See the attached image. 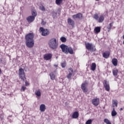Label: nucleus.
Instances as JSON below:
<instances>
[{
  "label": "nucleus",
  "instance_id": "nucleus-1",
  "mask_svg": "<svg viewBox=\"0 0 124 124\" xmlns=\"http://www.w3.org/2000/svg\"><path fill=\"white\" fill-rule=\"evenodd\" d=\"M34 34L33 33H29L25 36V44L28 48H32L34 45Z\"/></svg>",
  "mask_w": 124,
  "mask_h": 124
},
{
  "label": "nucleus",
  "instance_id": "nucleus-2",
  "mask_svg": "<svg viewBox=\"0 0 124 124\" xmlns=\"http://www.w3.org/2000/svg\"><path fill=\"white\" fill-rule=\"evenodd\" d=\"M60 48L62 49V52L65 54H70L71 55H73V48L71 47H68L65 45L62 44L60 46Z\"/></svg>",
  "mask_w": 124,
  "mask_h": 124
},
{
  "label": "nucleus",
  "instance_id": "nucleus-3",
  "mask_svg": "<svg viewBox=\"0 0 124 124\" xmlns=\"http://www.w3.org/2000/svg\"><path fill=\"white\" fill-rule=\"evenodd\" d=\"M49 46L52 50H56L58 48V43H57V39L55 38H52L49 40L48 43Z\"/></svg>",
  "mask_w": 124,
  "mask_h": 124
},
{
  "label": "nucleus",
  "instance_id": "nucleus-4",
  "mask_svg": "<svg viewBox=\"0 0 124 124\" xmlns=\"http://www.w3.org/2000/svg\"><path fill=\"white\" fill-rule=\"evenodd\" d=\"M19 76L22 81L26 80V75H25V71L22 68H20L18 70Z\"/></svg>",
  "mask_w": 124,
  "mask_h": 124
},
{
  "label": "nucleus",
  "instance_id": "nucleus-5",
  "mask_svg": "<svg viewBox=\"0 0 124 124\" xmlns=\"http://www.w3.org/2000/svg\"><path fill=\"white\" fill-rule=\"evenodd\" d=\"M85 47L86 49H87V50L90 51L91 52H94V51L96 50L95 49V47H94L93 46V44H90L89 43L85 44Z\"/></svg>",
  "mask_w": 124,
  "mask_h": 124
},
{
  "label": "nucleus",
  "instance_id": "nucleus-6",
  "mask_svg": "<svg viewBox=\"0 0 124 124\" xmlns=\"http://www.w3.org/2000/svg\"><path fill=\"white\" fill-rule=\"evenodd\" d=\"M40 31L42 32V35L43 36H47V35L50 34L49 30L48 29H44L43 27L40 28Z\"/></svg>",
  "mask_w": 124,
  "mask_h": 124
},
{
  "label": "nucleus",
  "instance_id": "nucleus-7",
  "mask_svg": "<svg viewBox=\"0 0 124 124\" xmlns=\"http://www.w3.org/2000/svg\"><path fill=\"white\" fill-rule=\"evenodd\" d=\"M104 87L105 88L106 91L109 92L110 91V85H109V82L107 80H105L104 82Z\"/></svg>",
  "mask_w": 124,
  "mask_h": 124
},
{
  "label": "nucleus",
  "instance_id": "nucleus-8",
  "mask_svg": "<svg viewBox=\"0 0 124 124\" xmlns=\"http://www.w3.org/2000/svg\"><path fill=\"white\" fill-rule=\"evenodd\" d=\"M99 104V99L94 98L92 100V104L94 106H97Z\"/></svg>",
  "mask_w": 124,
  "mask_h": 124
},
{
  "label": "nucleus",
  "instance_id": "nucleus-9",
  "mask_svg": "<svg viewBox=\"0 0 124 124\" xmlns=\"http://www.w3.org/2000/svg\"><path fill=\"white\" fill-rule=\"evenodd\" d=\"M83 17V16L82 15V14L81 13H78L76 15H74L73 16V19H82V17Z\"/></svg>",
  "mask_w": 124,
  "mask_h": 124
},
{
  "label": "nucleus",
  "instance_id": "nucleus-10",
  "mask_svg": "<svg viewBox=\"0 0 124 124\" xmlns=\"http://www.w3.org/2000/svg\"><path fill=\"white\" fill-rule=\"evenodd\" d=\"M34 19H35V17H34V16H30L27 18V20L28 23H32V22L34 21Z\"/></svg>",
  "mask_w": 124,
  "mask_h": 124
},
{
  "label": "nucleus",
  "instance_id": "nucleus-11",
  "mask_svg": "<svg viewBox=\"0 0 124 124\" xmlns=\"http://www.w3.org/2000/svg\"><path fill=\"white\" fill-rule=\"evenodd\" d=\"M51 58H52V54H46L44 56V58L46 61H49V60H51Z\"/></svg>",
  "mask_w": 124,
  "mask_h": 124
},
{
  "label": "nucleus",
  "instance_id": "nucleus-12",
  "mask_svg": "<svg viewBox=\"0 0 124 124\" xmlns=\"http://www.w3.org/2000/svg\"><path fill=\"white\" fill-rule=\"evenodd\" d=\"M67 22L69 25H70L72 27H74V25H75V24L74 23V21L72 20L71 18H68Z\"/></svg>",
  "mask_w": 124,
  "mask_h": 124
},
{
  "label": "nucleus",
  "instance_id": "nucleus-13",
  "mask_svg": "<svg viewBox=\"0 0 124 124\" xmlns=\"http://www.w3.org/2000/svg\"><path fill=\"white\" fill-rule=\"evenodd\" d=\"M109 56H110V52L108 51L104 52L103 54V57L105 58V59H108Z\"/></svg>",
  "mask_w": 124,
  "mask_h": 124
},
{
  "label": "nucleus",
  "instance_id": "nucleus-14",
  "mask_svg": "<svg viewBox=\"0 0 124 124\" xmlns=\"http://www.w3.org/2000/svg\"><path fill=\"white\" fill-rule=\"evenodd\" d=\"M81 89L82 90L83 93H87V92H88V90L86 88V84L83 83L81 85Z\"/></svg>",
  "mask_w": 124,
  "mask_h": 124
},
{
  "label": "nucleus",
  "instance_id": "nucleus-15",
  "mask_svg": "<svg viewBox=\"0 0 124 124\" xmlns=\"http://www.w3.org/2000/svg\"><path fill=\"white\" fill-rule=\"evenodd\" d=\"M46 109V107L45 106V105L42 104L40 106V110L41 112H44L45 110Z\"/></svg>",
  "mask_w": 124,
  "mask_h": 124
},
{
  "label": "nucleus",
  "instance_id": "nucleus-16",
  "mask_svg": "<svg viewBox=\"0 0 124 124\" xmlns=\"http://www.w3.org/2000/svg\"><path fill=\"white\" fill-rule=\"evenodd\" d=\"M79 117V113L77 111H75L73 113L72 115V118L73 119H77Z\"/></svg>",
  "mask_w": 124,
  "mask_h": 124
},
{
  "label": "nucleus",
  "instance_id": "nucleus-17",
  "mask_svg": "<svg viewBox=\"0 0 124 124\" xmlns=\"http://www.w3.org/2000/svg\"><path fill=\"white\" fill-rule=\"evenodd\" d=\"M112 64L114 65V66H117L118 65V60L116 58H114L112 60Z\"/></svg>",
  "mask_w": 124,
  "mask_h": 124
},
{
  "label": "nucleus",
  "instance_id": "nucleus-18",
  "mask_svg": "<svg viewBox=\"0 0 124 124\" xmlns=\"http://www.w3.org/2000/svg\"><path fill=\"white\" fill-rule=\"evenodd\" d=\"M99 23H102L104 21V16L101 15L98 19Z\"/></svg>",
  "mask_w": 124,
  "mask_h": 124
},
{
  "label": "nucleus",
  "instance_id": "nucleus-19",
  "mask_svg": "<svg viewBox=\"0 0 124 124\" xmlns=\"http://www.w3.org/2000/svg\"><path fill=\"white\" fill-rule=\"evenodd\" d=\"M95 68H96V64L95 63H92L91 65V70H92V71H94Z\"/></svg>",
  "mask_w": 124,
  "mask_h": 124
},
{
  "label": "nucleus",
  "instance_id": "nucleus-20",
  "mask_svg": "<svg viewBox=\"0 0 124 124\" xmlns=\"http://www.w3.org/2000/svg\"><path fill=\"white\" fill-rule=\"evenodd\" d=\"M49 76L51 80H56V76H55L54 73L51 72Z\"/></svg>",
  "mask_w": 124,
  "mask_h": 124
},
{
  "label": "nucleus",
  "instance_id": "nucleus-21",
  "mask_svg": "<svg viewBox=\"0 0 124 124\" xmlns=\"http://www.w3.org/2000/svg\"><path fill=\"white\" fill-rule=\"evenodd\" d=\"M112 73H113L114 76H117V75H118V73H119V71H118V70L117 69H114L112 71Z\"/></svg>",
  "mask_w": 124,
  "mask_h": 124
},
{
  "label": "nucleus",
  "instance_id": "nucleus-22",
  "mask_svg": "<svg viewBox=\"0 0 124 124\" xmlns=\"http://www.w3.org/2000/svg\"><path fill=\"white\" fill-rule=\"evenodd\" d=\"M117 115V112L115 110V108H113L112 109V111H111V116L112 117H115V116H116Z\"/></svg>",
  "mask_w": 124,
  "mask_h": 124
},
{
  "label": "nucleus",
  "instance_id": "nucleus-23",
  "mask_svg": "<svg viewBox=\"0 0 124 124\" xmlns=\"http://www.w3.org/2000/svg\"><path fill=\"white\" fill-rule=\"evenodd\" d=\"M112 27H113V22L110 23L108 26V31H111V29H112Z\"/></svg>",
  "mask_w": 124,
  "mask_h": 124
},
{
  "label": "nucleus",
  "instance_id": "nucleus-24",
  "mask_svg": "<svg viewBox=\"0 0 124 124\" xmlns=\"http://www.w3.org/2000/svg\"><path fill=\"white\" fill-rule=\"evenodd\" d=\"M55 2L57 5H61L62 3V0H56Z\"/></svg>",
  "mask_w": 124,
  "mask_h": 124
},
{
  "label": "nucleus",
  "instance_id": "nucleus-25",
  "mask_svg": "<svg viewBox=\"0 0 124 124\" xmlns=\"http://www.w3.org/2000/svg\"><path fill=\"white\" fill-rule=\"evenodd\" d=\"M101 28L99 27H97L94 29V31L96 33H98V32H100Z\"/></svg>",
  "mask_w": 124,
  "mask_h": 124
},
{
  "label": "nucleus",
  "instance_id": "nucleus-26",
  "mask_svg": "<svg viewBox=\"0 0 124 124\" xmlns=\"http://www.w3.org/2000/svg\"><path fill=\"white\" fill-rule=\"evenodd\" d=\"M35 93L37 96H41V92L39 90L36 91Z\"/></svg>",
  "mask_w": 124,
  "mask_h": 124
},
{
  "label": "nucleus",
  "instance_id": "nucleus-27",
  "mask_svg": "<svg viewBox=\"0 0 124 124\" xmlns=\"http://www.w3.org/2000/svg\"><path fill=\"white\" fill-rule=\"evenodd\" d=\"M31 14H32V16L34 17V18H35V17H36V16L37 15V14L36 13V11H32L31 12Z\"/></svg>",
  "mask_w": 124,
  "mask_h": 124
},
{
  "label": "nucleus",
  "instance_id": "nucleus-28",
  "mask_svg": "<svg viewBox=\"0 0 124 124\" xmlns=\"http://www.w3.org/2000/svg\"><path fill=\"white\" fill-rule=\"evenodd\" d=\"M93 18L96 20V21H98V14H95L93 15Z\"/></svg>",
  "mask_w": 124,
  "mask_h": 124
},
{
  "label": "nucleus",
  "instance_id": "nucleus-29",
  "mask_svg": "<svg viewBox=\"0 0 124 124\" xmlns=\"http://www.w3.org/2000/svg\"><path fill=\"white\" fill-rule=\"evenodd\" d=\"M60 40L62 41V42H66V38L64 37H61Z\"/></svg>",
  "mask_w": 124,
  "mask_h": 124
},
{
  "label": "nucleus",
  "instance_id": "nucleus-30",
  "mask_svg": "<svg viewBox=\"0 0 124 124\" xmlns=\"http://www.w3.org/2000/svg\"><path fill=\"white\" fill-rule=\"evenodd\" d=\"M104 122L106 124H111V122L110 121L107 119H105L104 120Z\"/></svg>",
  "mask_w": 124,
  "mask_h": 124
},
{
  "label": "nucleus",
  "instance_id": "nucleus-31",
  "mask_svg": "<svg viewBox=\"0 0 124 124\" xmlns=\"http://www.w3.org/2000/svg\"><path fill=\"white\" fill-rule=\"evenodd\" d=\"M39 8L40 10H42V11H45V10H46V9H45V7H44L43 5L40 6L39 7Z\"/></svg>",
  "mask_w": 124,
  "mask_h": 124
},
{
  "label": "nucleus",
  "instance_id": "nucleus-32",
  "mask_svg": "<svg viewBox=\"0 0 124 124\" xmlns=\"http://www.w3.org/2000/svg\"><path fill=\"white\" fill-rule=\"evenodd\" d=\"M72 76V73H71L70 72H69V74L67 75V78H68V79H70Z\"/></svg>",
  "mask_w": 124,
  "mask_h": 124
},
{
  "label": "nucleus",
  "instance_id": "nucleus-33",
  "mask_svg": "<svg viewBox=\"0 0 124 124\" xmlns=\"http://www.w3.org/2000/svg\"><path fill=\"white\" fill-rule=\"evenodd\" d=\"M93 123V120L92 119L88 120L86 122V124H91Z\"/></svg>",
  "mask_w": 124,
  "mask_h": 124
},
{
  "label": "nucleus",
  "instance_id": "nucleus-34",
  "mask_svg": "<svg viewBox=\"0 0 124 124\" xmlns=\"http://www.w3.org/2000/svg\"><path fill=\"white\" fill-rule=\"evenodd\" d=\"M61 65L63 68H64V67L66 66V62L62 63Z\"/></svg>",
  "mask_w": 124,
  "mask_h": 124
},
{
  "label": "nucleus",
  "instance_id": "nucleus-35",
  "mask_svg": "<svg viewBox=\"0 0 124 124\" xmlns=\"http://www.w3.org/2000/svg\"><path fill=\"white\" fill-rule=\"evenodd\" d=\"M113 104H114L116 107H118V103H117V100H113Z\"/></svg>",
  "mask_w": 124,
  "mask_h": 124
},
{
  "label": "nucleus",
  "instance_id": "nucleus-36",
  "mask_svg": "<svg viewBox=\"0 0 124 124\" xmlns=\"http://www.w3.org/2000/svg\"><path fill=\"white\" fill-rule=\"evenodd\" d=\"M41 24H42V25H46V22H45L44 21V20L42 19Z\"/></svg>",
  "mask_w": 124,
  "mask_h": 124
},
{
  "label": "nucleus",
  "instance_id": "nucleus-37",
  "mask_svg": "<svg viewBox=\"0 0 124 124\" xmlns=\"http://www.w3.org/2000/svg\"><path fill=\"white\" fill-rule=\"evenodd\" d=\"M25 90H26V87L24 86H22L21 89V91H23V92H25Z\"/></svg>",
  "mask_w": 124,
  "mask_h": 124
},
{
  "label": "nucleus",
  "instance_id": "nucleus-38",
  "mask_svg": "<svg viewBox=\"0 0 124 124\" xmlns=\"http://www.w3.org/2000/svg\"><path fill=\"white\" fill-rule=\"evenodd\" d=\"M69 72H70L71 73H72V72H73V70L71 68H70L69 69Z\"/></svg>",
  "mask_w": 124,
  "mask_h": 124
},
{
  "label": "nucleus",
  "instance_id": "nucleus-39",
  "mask_svg": "<svg viewBox=\"0 0 124 124\" xmlns=\"http://www.w3.org/2000/svg\"><path fill=\"white\" fill-rule=\"evenodd\" d=\"M2 61H3V59L2 58L0 59V62H1L2 63H4V62H3Z\"/></svg>",
  "mask_w": 124,
  "mask_h": 124
},
{
  "label": "nucleus",
  "instance_id": "nucleus-40",
  "mask_svg": "<svg viewBox=\"0 0 124 124\" xmlns=\"http://www.w3.org/2000/svg\"><path fill=\"white\" fill-rule=\"evenodd\" d=\"M52 14H53V15H54V16H56V15H57V13H55V12H53L52 13Z\"/></svg>",
  "mask_w": 124,
  "mask_h": 124
},
{
  "label": "nucleus",
  "instance_id": "nucleus-41",
  "mask_svg": "<svg viewBox=\"0 0 124 124\" xmlns=\"http://www.w3.org/2000/svg\"><path fill=\"white\" fill-rule=\"evenodd\" d=\"M25 86H29V83L27 81H25Z\"/></svg>",
  "mask_w": 124,
  "mask_h": 124
},
{
  "label": "nucleus",
  "instance_id": "nucleus-42",
  "mask_svg": "<svg viewBox=\"0 0 124 124\" xmlns=\"http://www.w3.org/2000/svg\"><path fill=\"white\" fill-rule=\"evenodd\" d=\"M54 66H55V67H58V65H54Z\"/></svg>",
  "mask_w": 124,
  "mask_h": 124
},
{
  "label": "nucleus",
  "instance_id": "nucleus-43",
  "mask_svg": "<svg viewBox=\"0 0 124 124\" xmlns=\"http://www.w3.org/2000/svg\"><path fill=\"white\" fill-rule=\"evenodd\" d=\"M120 111H123V108H121L120 109Z\"/></svg>",
  "mask_w": 124,
  "mask_h": 124
},
{
  "label": "nucleus",
  "instance_id": "nucleus-44",
  "mask_svg": "<svg viewBox=\"0 0 124 124\" xmlns=\"http://www.w3.org/2000/svg\"><path fill=\"white\" fill-rule=\"evenodd\" d=\"M54 72H56V71H55Z\"/></svg>",
  "mask_w": 124,
  "mask_h": 124
}]
</instances>
